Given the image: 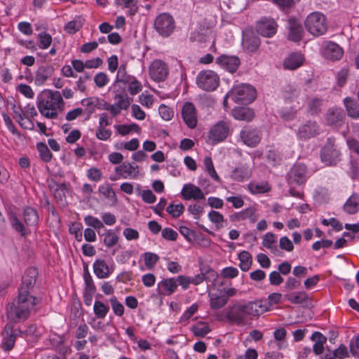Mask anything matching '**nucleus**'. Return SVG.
Returning <instances> with one entry per match:
<instances>
[{
  "label": "nucleus",
  "instance_id": "obj_1",
  "mask_svg": "<svg viewBox=\"0 0 359 359\" xmlns=\"http://www.w3.org/2000/svg\"><path fill=\"white\" fill-rule=\"evenodd\" d=\"M36 303V297L30 295L27 291L18 290V297L7 307L8 318L14 323L25 321L34 311Z\"/></svg>",
  "mask_w": 359,
  "mask_h": 359
},
{
  "label": "nucleus",
  "instance_id": "obj_2",
  "mask_svg": "<svg viewBox=\"0 0 359 359\" xmlns=\"http://www.w3.org/2000/svg\"><path fill=\"white\" fill-rule=\"evenodd\" d=\"M269 309L262 300L249 302L246 304H235L228 307L226 316L229 320L239 325L246 323V316H258Z\"/></svg>",
  "mask_w": 359,
  "mask_h": 359
},
{
  "label": "nucleus",
  "instance_id": "obj_3",
  "mask_svg": "<svg viewBox=\"0 0 359 359\" xmlns=\"http://www.w3.org/2000/svg\"><path fill=\"white\" fill-rule=\"evenodd\" d=\"M65 103L61 93L57 90H45L37 97V107L40 114L46 118H57L64 109Z\"/></svg>",
  "mask_w": 359,
  "mask_h": 359
},
{
  "label": "nucleus",
  "instance_id": "obj_4",
  "mask_svg": "<svg viewBox=\"0 0 359 359\" xmlns=\"http://www.w3.org/2000/svg\"><path fill=\"white\" fill-rule=\"evenodd\" d=\"M2 348L4 351L11 350L15 342V339L18 335L24 337L28 336H38L36 327L34 325H29L24 332L20 331L19 329H13V326L10 324L6 325L3 333Z\"/></svg>",
  "mask_w": 359,
  "mask_h": 359
},
{
  "label": "nucleus",
  "instance_id": "obj_5",
  "mask_svg": "<svg viewBox=\"0 0 359 359\" xmlns=\"http://www.w3.org/2000/svg\"><path fill=\"white\" fill-rule=\"evenodd\" d=\"M23 217L27 227L15 214H12L10 217L12 227L22 236L29 233V226H34L37 224L38 215L34 208L27 207L24 209Z\"/></svg>",
  "mask_w": 359,
  "mask_h": 359
},
{
  "label": "nucleus",
  "instance_id": "obj_6",
  "mask_svg": "<svg viewBox=\"0 0 359 359\" xmlns=\"http://www.w3.org/2000/svg\"><path fill=\"white\" fill-rule=\"evenodd\" d=\"M228 96L236 103L247 104L255 99L256 90L250 85L241 84L234 86L228 93Z\"/></svg>",
  "mask_w": 359,
  "mask_h": 359
},
{
  "label": "nucleus",
  "instance_id": "obj_7",
  "mask_svg": "<svg viewBox=\"0 0 359 359\" xmlns=\"http://www.w3.org/2000/svg\"><path fill=\"white\" fill-rule=\"evenodd\" d=\"M305 26L312 35L321 36L327 31L326 18L319 12L311 13L306 19Z\"/></svg>",
  "mask_w": 359,
  "mask_h": 359
},
{
  "label": "nucleus",
  "instance_id": "obj_8",
  "mask_svg": "<svg viewBox=\"0 0 359 359\" xmlns=\"http://www.w3.org/2000/svg\"><path fill=\"white\" fill-rule=\"evenodd\" d=\"M198 87L206 91L215 90L219 84L218 74L212 70H204L198 73L196 77Z\"/></svg>",
  "mask_w": 359,
  "mask_h": 359
},
{
  "label": "nucleus",
  "instance_id": "obj_9",
  "mask_svg": "<svg viewBox=\"0 0 359 359\" xmlns=\"http://www.w3.org/2000/svg\"><path fill=\"white\" fill-rule=\"evenodd\" d=\"M154 28L161 36H168L175 29V20L170 14L161 13L155 20Z\"/></svg>",
  "mask_w": 359,
  "mask_h": 359
},
{
  "label": "nucleus",
  "instance_id": "obj_10",
  "mask_svg": "<svg viewBox=\"0 0 359 359\" xmlns=\"http://www.w3.org/2000/svg\"><path fill=\"white\" fill-rule=\"evenodd\" d=\"M341 152L334 140L328 139L327 144L322 149L320 158L321 161L326 165L336 164L340 160Z\"/></svg>",
  "mask_w": 359,
  "mask_h": 359
},
{
  "label": "nucleus",
  "instance_id": "obj_11",
  "mask_svg": "<svg viewBox=\"0 0 359 359\" xmlns=\"http://www.w3.org/2000/svg\"><path fill=\"white\" fill-rule=\"evenodd\" d=\"M116 80L128 86V90L130 95H135L142 90L141 83L133 76L128 75L125 69L120 67L116 75Z\"/></svg>",
  "mask_w": 359,
  "mask_h": 359
},
{
  "label": "nucleus",
  "instance_id": "obj_12",
  "mask_svg": "<svg viewBox=\"0 0 359 359\" xmlns=\"http://www.w3.org/2000/svg\"><path fill=\"white\" fill-rule=\"evenodd\" d=\"M149 76L156 82L164 81L169 74V67L161 60H154L149 67Z\"/></svg>",
  "mask_w": 359,
  "mask_h": 359
},
{
  "label": "nucleus",
  "instance_id": "obj_13",
  "mask_svg": "<svg viewBox=\"0 0 359 359\" xmlns=\"http://www.w3.org/2000/svg\"><path fill=\"white\" fill-rule=\"evenodd\" d=\"M307 168L304 164H294L287 173V182L290 184L301 185L307 180Z\"/></svg>",
  "mask_w": 359,
  "mask_h": 359
},
{
  "label": "nucleus",
  "instance_id": "obj_14",
  "mask_svg": "<svg viewBox=\"0 0 359 359\" xmlns=\"http://www.w3.org/2000/svg\"><path fill=\"white\" fill-rule=\"evenodd\" d=\"M229 133V123L226 121L217 122L209 132V140L212 144L225 140Z\"/></svg>",
  "mask_w": 359,
  "mask_h": 359
},
{
  "label": "nucleus",
  "instance_id": "obj_15",
  "mask_svg": "<svg viewBox=\"0 0 359 359\" xmlns=\"http://www.w3.org/2000/svg\"><path fill=\"white\" fill-rule=\"evenodd\" d=\"M278 25L273 18H262L257 25V32L264 37H272L277 32Z\"/></svg>",
  "mask_w": 359,
  "mask_h": 359
},
{
  "label": "nucleus",
  "instance_id": "obj_16",
  "mask_svg": "<svg viewBox=\"0 0 359 359\" xmlns=\"http://www.w3.org/2000/svg\"><path fill=\"white\" fill-rule=\"evenodd\" d=\"M321 53L323 57L328 60H338L343 56L344 51L338 44L326 41L323 45Z\"/></svg>",
  "mask_w": 359,
  "mask_h": 359
},
{
  "label": "nucleus",
  "instance_id": "obj_17",
  "mask_svg": "<svg viewBox=\"0 0 359 359\" xmlns=\"http://www.w3.org/2000/svg\"><path fill=\"white\" fill-rule=\"evenodd\" d=\"M241 138L243 143L248 147H256L262 140L261 132L255 128H244L241 131Z\"/></svg>",
  "mask_w": 359,
  "mask_h": 359
},
{
  "label": "nucleus",
  "instance_id": "obj_18",
  "mask_svg": "<svg viewBox=\"0 0 359 359\" xmlns=\"http://www.w3.org/2000/svg\"><path fill=\"white\" fill-rule=\"evenodd\" d=\"M181 196L184 200L194 201L202 200L205 198V194L202 190L194 184H186L183 186L181 191Z\"/></svg>",
  "mask_w": 359,
  "mask_h": 359
},
{
  "label": "nucleus",
  "instance_id": "obj_19",
  "mask_svg": "<svg viewBox=\"0 0 359 359\" xmlns=\"http://www.w3.org/2000/svg\"><path fill=\"white\" fill-rule=\"evenodd\" d=\"M182 116L187 126L194 128L197 125L196 108L191 102H186L182 109Z\"/></svg>",
  "mask_w": 359,
  "mask_h": 359
},
{
  "label": "nucleus",
  "instance_id": "obj_20",
  "mask_svg": "<svg viewBox=\"0 0 359 359\" xmlns=\"http://www.w3.org/2000/svg\"><path fill=\"white\" fill-rule=\"evenodd\" d=\"M216 63L231 73L235 72L240 66V59L236 56L222 55L216 59Z\"/></svg>",
  "mask_w": 359,
  "mask_h": 359
},
{
  "label": "nucleus",
  "instance_id": "obj_21",
  "mask_svg": "<svg viewBox=\"0 0 359 359\" xmlns=\"http://www.w3.org/2000/svg\"><path fill=\"white\" fill-rule=\"evenodd\" d=\"M115 172L123 179H136L140 173L138 165L130 163H123L116 167Z\"/></svg>",
  "mask_w": 359,
  "mask_h": 359
},
{
  "label": "nucleus",
  "instance_id": "obj_22",
  "mask_svg": "<svg viewBox=\"0 0 359 359\" xmlns=\"http://www.w3.org/2000/svg\"><path fill=\"white\" fill-rule=\"evenodd\" d=\"M177 288V284L175 278H165L158 283L156 292L159 295L169 296L173 294Z\"/></svg>",
  "mask_w": 359,
  "mask_h": 359
},
{
  "label": "nucleus",
  "instance_id": "obj_23",
  "mask_svg": "<svg viewBox=\"0 0 359 359\" xmlns=\"http://www.w3.org/2000/svg\"><path fill=\"white\" fill-rule=\"evenodd\" d=\"M38 272L36 268L30 267L25 270L22 277V283L19 290L23 289V290L27 291L29 293V290L34 287Z\"/></svg>",
  "mask_w": 359,
  "mask_h": 359
},
{
  "label": "nucleus",
  "instance_id": "obj_24",
  "mask_svg": "<svg viewBox=\"0 0 359 359\" xmlns=\"http://www.w3.org/2000/svg\"><path fill=\"white\" fill-rule=\"evenodd\" d=\"M304 61V57L299 53H292L287 56L283 62V67L287 70H294L300 67Z\"/></svg>",
  "mask_w": 359,
  "mask_h": 359
},
{
  "label": "nucleus",
  "instance_id": "obj_25",
  "mask_svg": "<svg viewBox=\"0 0 359 359\" xmlns=\"http://www.w3.org/2000/svg\"><path fill=\"white\" fill-rule=\"evenodd\" d=\"M257 210L255 206H250L241 212H238L231 215V219L235 221H243L249 219L250 222L255 223L259 218L257 214Z\"/></svg>",
  "mask_w": 359,
  "mask_h": 359
},
{
  "label": "nucleus",
  "instance_id": "obj_26",
  "mask_svg": "<svg viewBox=\"0 0 359 359\" xmlns=\"http://www.w3.org/2000/svg\"><path fill=\"white\" fill-rule=\"evenodd\" d=\"M93 271L95 276L100 279L108 278L113 272L106 262L103 259H97L93 263Z\"/></svg>",
  "mask_w": 359,
  "mask_h": 359
},
{
  "label": "nucleus",
  "instance_id": "obj_27",
  "mask_svg": "<svg viewBox=\"0 0 359 359\" xmlns=\"http://www.w3.org/2000/svg\"><path fill=\"white\" fill-rule=\"evenodd\" d=\"M318 131V127L316 122L308 121L302 126L298 130V136L300 139H309L314 137Z\"/></svg>",
  "mask_w": 359,
  "mask_h": 359
},
{
  "label": "nucleus",
  "instance_id": "obj_28",
  "mask_svg": "<svg viewBox=\"0 0 359 359\" xmlns=\"http://www.w3.org/2000/svg\"><path fill=\"white\" fill-rule=\"evenodd\" d=\"M81 103H102V105L101 106L100 109L109 111L113 116L118 115L122 111V109H121L116 103L114 104H109L104 100H100L97 97L83 99L81 101Z\"/></svg>",
  "mask_w": 359,
  "mask_h": 359
},
{
  "label": "nucleus",
  "instance_id": "obj_29",
  "mask_svg": "<svg viewBox=\"0 0 359 359\" xmlns=\"http://www.w3.org/2000/svg\"><path fill=\"white\" fill-rule=\"evenodd\" d=\"M262 245L276 256L281 255V251L276 245V236L271 232H268L262 237Z\"/></svg>",
  "mask_w": 359,
  "mask_h": 359
},
{
  "label": "nucleus",
  "instance_id": "obj_30",
  "mask_svg": "<svg viewBox=\"0 0 359 359\" xmlns=\"http://www.w3.org/2000/svg\"><path fill=\"white\" fill-rule=\"evenodd\" d=\"M53 73V68L50 65L40 67L36 72L34 83L37 86L43 85Z\"/></svg>",
  "mask_w": 359,
  "mask_h": 359
},
{
  "label": "nucleus",
  "instance_id": "obj_31",
  "mask_svg": "<svg viewBox=\"0 0 359 359\" xmlns=\"http://www.w3.org/2000/svg\"><path fill=\"white\" fill-rule=\"evenodd\" d=\"M232 116L239 121H250L255 116L252 109L246 107H236L232 110Z\"/></svg>",
  "mask_w": 359,
  "mask_h": 359
},
{
  "label": "nucleus",
  "instance_id": "obj_32",
  "mask_svg": "<svg viewBox=\"0 0 359 359\" xmlns=\"http://www.w3.org/2000/svg\"><path fill=\"white\" fill-rule=\"evenodd\" d=\"M311 339L314 342L313 351L316 355L323 353L324 344L327 341V338L320 332H315L312 334Z\"/></svg>",
  "mask_w": 359,
  "mask_h": 359
},
{
  "label": "nucleus",
  "instance_id": "obj_33",
  "mask_svg": "<svg viewBox=\"0 0 359 359\" xmlns=\"http://www.w3.org/2000/svg\"><path fill=\"white\" fill-rule=\"evenodd\" d=\"M251 176V171L250 169L242 165L234 168L231 174V177L238 182H243L248 180Z\"/></svg>",
  "mask_w": 359,
  "mask_h": 359
},
{
  "label": "nucleus",
  "instance_id": "obj_34",
  "mask_svg": "<svg viewBox=\"0 0 359 359\" xmlns=\"http://www.w3.org/2000/svg\"><path fill=\"white\" fill-rule=\"evenodd\" d=\"M290 32L288 34V39L293 41H299L302 39L303 29L299 23L294 20H290Z\"/></svg>",
  "mask_w": 359,
  "mask_h": 359
},
{
  "label": "nucleus",
  "instance_id": "obj_35",
  "mask_svg": "<svg viewBox=\"0 0 359 359\" xmlns=\"http://www.w3.org/2000/svg\"><path fill=\"white\" fill-rule=\"evenodd\" d=\"M344 210L350 215L358 212L359 211V195L352 194L344 203Z\"/></svg>",
  "mask_w": 359,
  "mask_h": 359
},
{
  "label": "nucleus",
  "instance_id": "obj_36",
  "mask_svg": "<svg viewBox=\"0 0 359 359\" xmlns=\"http://www.w3.org/2000/svg\"><path fill=\"white\" fill-rule=\"evenodd\" d=\"M210 305L212 309L217 310L223 308L228 302V297L225 295H217L216 294L209 293Z\"/></svg>",
  "mask_w": 359,
  "mask_h": 359
},
{
  "label": "nucleus",
  "instance_id": "obj_37",
  "mask_svg": "<svg viewBox=\"0 0 359 359\" xmlns=\"http://www.w3.org/2000/svg\"><path fill=\"white\" fill-rule=\"evenodd\" d=\"M343 110L340 108L330 109L327 113L326 120L330 125L337 124L344 118Z\"/></svg>",
  "mask_w": 359,
  "mask_h": 359
},
{
  "label": "nucleus",
  "instance_id": "obj_38",
  "mask_svg": "<svg viewBox=\"0 0 359 359\" xmlns=\"http://www.w3.org/2000/svg\"><path fill=\"white\" fill-rule=\"evenodd\" d=\"M243 45L250 52H255L260 45V39L255 35L246 36L243 41Z\"/></svg>",
  "mask_w": 359,
  "mask_h": 359
},
{
  "label": "nucleus",
  "instance_id": "obj_39",
  "mask_svg": "<svg viewBox=\"0 0 359 359\" xmlns=\"http://www.w3.org/2000/svg\"><path fill=\"white\" fill-rule=\"evenodd\" d=\"M348 115L352 118H359V104L350 97L344 100Z\"/></svg>",
  "mask_w": 359,
  "mask_h": 359
},
{
  "label": "nucleus",
  "instance_id": "obj_40",
  "mask_svg": "<svg viewBox=\"0 0 359 359\" xmlns=\"http://www.w3.org/2000/svg\"><path fill=\"white\" fill-rule=\"evenodd\" d=\"M191 330L194 334L198 337H204L211 331L209 325L205 322L197 323L191 327Z\"/></svg>",
  "mask_w": 359,
  "mask_h": 359
},
{
  "label": "nucleus",
  "instance_id": "obj_41",
  "mask_svg": "<svg viewBox=\"0 0 359 359\" xmlns=\"http://www.w3.org/2000/svg\"><path fill=\"white\" fill-rule=\"evenodd\" d=\"M37 44L40 49L45 50L48 48L52 42L53 39L50 34L46 32H41L37 34Z\"/></svg>",
  "mask_w": 359,
  "mask_h": 359
},
{
  "label": "nucleus",
  "instance_id": "obj_42",
  "mask_svg": "<svg viewBox=\"0 0 359 359\" xmlns=\"http://www.w3.org/2000/svg\"><path fill=\"white\" fill-rule=\"evenodd\" d=\"M115 128L117 132L122 136L126 135L131 133L132 131L139 133L141 130L140 127L137 123H131L130 125H117L115 126Z\"/></svg>",
  "mask_w": 359,
  "mask_h": 359
},
{
  "label": "nucleus",
  "instance_id": "obj_43",
  "mask_svg": "<svg viewBox=\"0 0 359 359\" xmlns=\"http://www.w3.org/2000/svg\"><path fill=\"white\" fill-rule=\"evenodd\" d=\"M238 259L240 261L239 266L243 271H247L250 269L252 264V257L247 251H242L239 255Z\"/></svg>",
  "mask_w": 359,
  "mask_h": 359
},
{
  "label": "nucleus",
  "instance_id": "obj_44",
  "mask_svg": "<svg viewBox=\"0 0 359 359\" xmlns=\"http://www.w3.org/2000/svg\"><path fill=\"white\" fill-rule=\"evenodd\" d=\"M109 308L103 302L96 300L93 306V311L97 318L103 319L108 313Z\"/></svg>",
  "mask_w": 359,
  "mask_h": 359
},
{
  "label": "nucleus",
  "instance_id": "obj_45",
  "mask_svg": "<svg viewBox=\"0 0 359 359\" xmlns=\"http://www.w3.org/2000/svg\"><path fill=\"white\" fill-rule=\"evenodd\" d=\"M118 241V235L112 230H108L104 233L103 243L107 248L114 246Z\"/></svg>",
  "mask_w": 359,
  "mask_h": 359
},
{
  "label": "nucleus",
  "instance_id": "obj_46",
  "mask_svg": "<svg viewBox=\"0 0 359 359\" xmlns=\"http://www.w3.org/2000/svg\"><path fill=\"white\" fill-rule=\"evenodd\" d=\"M204 166L205 171L210 175V176L217 182L220 180L219 177L217 174V172L214 168V165L212 158L207 156L204 158Z\"/></svg>",
  "mask_w": 359,
  "mask_h": 359
},
{
  "label": "nucleus",
  "instance_id": "obj_47",
  "mask_svg": "<svg viewBox=\"0 0 359 359\" xmlns=\"http://www.w3.org/2000/svg\"><path fill=\"white\" fill-rule=\"evenodd\" d=\"M285 298L292 304H302L304 302L307 298L304 292H291L285 294Z\"/></svg>",
  "mask_w": 359,
  "mask_h": 359
},
{
  "label": "nucleus",
  "instance_id": "obj_48",
  "mask_svg": "<svg viewBox=\"0 0 359 359\" xmlns=\"http://www.w3.org/2000/svg\"><path fill=\"white\" fill-rule=\"evenodd\" d=\"M99 193L104 198L116 201V196L112 188L109 184H103L99 187Z\"/></svg>",
  "mask_w": 359,
  "mask_h": 359
},
{
  "label": "nucleus",
  "instance_id": "obj_49",
  "mask_svg": "<svg viewBox=\"0 0 359 359\" xmlns=\"http://www.w3.org/2000/svg\"><path fill=\"white\" fill-rule=\"evenodd\" d=\"M15 118H16V121H18L19 125L24 129H27V130H33L34 129V123L31 121V119H29V118L25 116V114H22L20 113V114L16 113Z\"/></svg>",
  "mask_w": 359,
  "mask_h": 359
},
{
  "label": "nucleus",
  "instance_id": "obj_50",
  "mask_svg": "<svg viewBox=\"0 0 359 359\" xmlns=\"http://www.w3.org/2000/svg\"><path fill=\"white\" fill-rule=\"evenodd\" d=\"M166 210L172 217L177 218L183 213L184 206L182 203L170 204Z\"/></svg>",
  "mask_w": 359,
  "mask_h": 359
},
{
  "label": "nucleus",
  "instance_id": "obj_51",
  "mask_svg": "<svg viewBox=\"0 0 359 359\" xmlns=\"http://www.w3.org/2000/svg\"><path fill=\"white\" fill-rule=\"evenodd\" d=\"M144 264L147 269H152L159 259V257L153 252H145L143 254Z\"/></svg>",
  "mask_w": 359,
  "mask_h": 359
},
{
  "label": "nucleus",
  "instance_id": "obj_52",
  "mask_svg": "<svg viewBox=\"0 0 359 359\" xmlns=\"http://www.w3.org/2000/svg\"><path fill=\"white\" fill-rule=\"evenodd\" d=\"M208 218L210 221L214 223L217 228H222L223 226L224 216L217 211L212 210L208 213Z\"/></svg>",
  "mask_w": 359,
  "mask_h": 359
},
{
  "label": "nucleus",
  "instance_id": "obj_53",
  "mask_svg": "<svg viewBox=\"0 0 359 359\" xmlns=\"http://www.w3.org/2000/svg\"><path fill=\"white\" fill-rule=\"evenodd\" d=\"M286 330L283 327L278 328L276 330L273 332L274 339L278 341L277 346L279 349H281L284 347V341L286 337Z\"/></svg>",
  "mask_w": 359,
  "mask_h": 359
},
{
  "label": "nucleus",
  "instance_id": "obj_54",
  "mask_svg": "<svg viewBox=\"0 0 359 359\" xmlns=\"http://www.w3.org/2000/svg\"><path fill=\"white\" fill-rule=\"evenodd\" d=\"M299 89L297 87L291 85L285 86L283 90V96L285 99L287 100H292L296 98L299 95Z\"/></svg>",
  "mask_w": 359,
  "mask_h": 359
},
{
  "label": "nucleus",
  "instance_id": "obj_55",
  "mask_svg": "<svg viewBox=\"0 0 359 359\" xmlns=\"http://www.w3.org/2000/svg\"><path fill=\"white\" fill-rule=\"evenodd\" d=\"M248 189L252 194H256L265 193L269 188L267 184L251 182L248 184Z\"/></svg>",
  "mask_w": 359,
  "mask_h": 359
},
{
  "label": "nucleus",
  "instance_id": "obj_56",
  "mask_svg": "<svg viewBox=\"0 0 359 359\" xmlns=\"http://www.w3.org/2000/svg\"><path fill=\"white\" fill-rule=\"evenodd\" d=\"M116 104L122 110H126L130 106V101L126 95L117 94L115 96Z\"/></svg>",
  "mask_w": 359,
  "mask_h": 359
},
{
  "label": "nucleus",
  "instance_id": "obj_57",
  "mask_svg": "<svg viewBox=\"0 0 359 359\" xmlns=\"http://www.w3.org/2000/svg\"><path fill=\"white\" fill-rule=\"evenodd\" d=\"M110 303L114 314L118 316H122L125 311L123 305L118 301L116 297L110 299Z\"/></svg>",
  "mask_w": 359,
  "mask_h": 359
},
{
  "label": "nucleus",
  "instance_id": "obj_58",
  "mask_svg": "<svg viewBox=\"0 0 359 359\" xmlns=\"http://www.w3.org/2000/svg\"><path fill=\"white\" fill-rule=\"evenodd\" d=\"M84 222L86 225L91 226L95 229H100L104 227L103 223L98 218L91 215L85 217Z\"/></svg>",
  "mask_w": 359,
  "mask_h": 359
},
{
  "label": "nucleus",
  "instance_id": "obj_59",
  "mask_svg": "<svg viewBox=\"0 0 359 359\" xmlns=\"http://www.w3.org/2000/svg\"><path fill=\"white\" fill-rule=\"evenodd\" d=\"M323 101L317 97L311 98L308 102V107L312 114H318L321 109Z\"/></svg>",
  "mask_w": 359,
  "mask_h": 359
},
{
  "label": "nucleus",
  "instance_id": "obj_60",
  "mask_svg": "<svg viewBox=\"0 0 359 359\" xmlns=\"http://www.w3.org/2000/svg\"><path fill=\"white\" fill-rule=\"evenodd\" d=\"M158 112L161 118L165 121L171 120L174 116V111L165 104L160 105Z\"/></svg>",
  "mask_w": 359,
  "mask_h": 359
},
{
  "label": "nucleus",
  "instance_id": "obj_61",
  "mask_svg": "<svg viewBox=\"0 0 359 359\" xmlns=\"http://www.w3.org/2000/svg\"><path fill=\"white\" fill-rule=\"evenodd\" d=\"M111 131L109 129H107L104 127H97L96 129L95 136L100 140H108L111 137Z\"/></svg>",
  "mask_w": 359,
  "mask_h": 359
},
{
  "label": "nucleus",
  "instance_id": "obj_62",
  "mask_svg": "<svg viewBox=\"0 0 359 359\" xmlns=\"http://www.w3.org/2000/svg\"><path fill=\"white\" fill-rule=\"evenodd\" d=\"M38 149L40 152V156L44 161L48 162L51 160L52 154L45 144H38Z\"/></svg>",
  "mask_w": 359,
  "mask_h": 359
},
{
  "label": "nucleus",
  "instance_id": "obj_63",
  "mask_svg": "<svg viewBox=\"0 0 359 359\" xmlns=\"http://www.w3.org/2000/svg\"><path fill=\"white\" fill-rule=\"evenodd\" d=\"M279 248L287 252H292L294 250L292 242L287 236H283L279 241Z\"/></svg>",
  "mask_w": 359,
  "mask_h": 359
},
{
  "label": "nucleus",
  "instance_id": "obj_64",
  "mask_svg": "<svg viewBox=\"0 0 359 359\" xmlns=\"http://www.w3.org/2000/svg\"><path fill=\"white\" fill-rule=\"evenodd\" d=\"M94 82L98 88H103L109 82V78L105 73L100 72L95 76Z\"/></svg>",
  "mask_w": 359,
  "mask_h": 359
}]
</instances>
